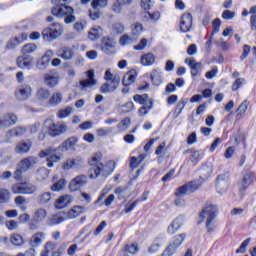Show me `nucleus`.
Instances as JSON below:
<instances>
[{
    "label": "nucleus",
    "instance_id": "obj_1",
    "mask_svg": "<svg viewBox=\"0 0 256 256\" xmlns=\"http://www.w3.org/2000/svg\"><path fill=\"white\" fill-rule=\"evenodd\" d=\"M101 159H103V154H101V152L95 153L92 156L90 160L91 168L88 172L90 179H97L99 175H102V177H109V175L113 173L111 166H109V164L101 163Z\"/></svg>",
    "mask_w": 256,
    "mask_h": 256
},
{
    "label": "nucleus",
    "instance_id": "obj_2",
    "mask_svg": "<svg viewBox=\"0 0 256 256\" xmlns=\"http://www.w3.org/2000/svg\"><path fill=\"white\" fill-rule=\"evenodd\" d=\"M39 163V158L35 156H29L21 160L16 167L14 172L15 181H21L23 179V173L29 171V169H33L35 165Z\"/></svg>",
    "mask_w": 256,
    "mask_h": 256
},
{
    "label": "nucleus",
    "instance_id": "obj_3",
    "mask_svg": "<svg viewBox=\"0 0 256 256\" xmlns=\"http://www.w3.org/2000/svg\"><path fill=\"white\" fill-rule=\"evenodd\" d=\"M77 137H70L66 141H64L62 144H60L57 148L49 147L39 152L38 157L40 159H45L47 155L51 153H64V151H69V149H73L75 145L78 143Z\"/></svg>",
    "mask_w": 256,
    "mask_h": 256
},
{
    "label": "nucleus",
    "instance_id": "obj_4",
    "mask_svg": "<svg viewBox=\"0 0 256 256\" xmlns=\"http://www.w3.org/2000/svg\"><path fill=\"white\" fill-rule=\"evenodd\" d=\"M52 15L54 17H58V19H63L66 25L70 23H75V15H73V8L67 5H56L51 10Z\"/></svg>",
    "mask_w": 256,
    "mask_h": 256
},
{
    "label": "nucleus",
    "instance_id": "obj_5",
    "mask_svg": "<svg viewBox=\"0 0 256 256\" xmlns=\"http://www.w3.org/2000/svg\"><path fill=\"white\" fill-rule=\"evenodd\" d=\"M215 217H217V206H206L200 213V219H202V221L206 219V228L209 233L215 229Z\"/></svg>",
    "mask_w": 256,
    "mask_h": 256
},
{
    "label": "nucleus",
    "instance_id": "obj_6",
    "mask_svg": "<svg viewBox=\"0 0 256 256\" xmlns=\"http://www.w3.org/2000/svg\"><path fill=\"white\" fill-rule=\"evenodd\" d=\"M104 79L105 81H109L110 83H104L100 87V93H113V91H115V89L119 87V83L121 82V78H119V76L117 75H113V73H111V70H106Z\"/></svg>",
    "mask_w": 256,
    "mask_h": 256
},
{
    "label": "nucleus",
    "instance_id": "obj_7",
    "mask_svg": "<svg viewBox=\"0 0 256 256\" xmlns=\"http://www.w3.org/2000/svg\"><path fill=\"white\" fill-rule=\"evenodd\" d=\"M63 31V24L55 22L42 31V37L44 41H54V39H59L63 35Z\"/></svg>",
    "mask_w": 256,
    "mask_h": 256
},
{
    "label": "nucleus",
    "instance_id": "obj_8",
    "mask_svg": "<svg viewBox=\"0 0 256 256\" xmlns=\"http://www.w3.org/2000/svg\"><path fill=\"white\" fill-rule=\"evenodd\" d=\"M44 129H47L51 137H57L59 135H63V133H67V129L69 128L65 123L55 124L53 120H46L44 122Z\"/></svg>",
    "mask_w": 256,
    "mask_h": 256
},
{
    "label": "nucleus",
    "instance_id": "obj_9",
    "mask_svg": "<svg viewBox=\"0 0 256 256\" xmlns=\"http://www.w3.org/2000/svg\"><path fill=\"white\" fill-rule=\"evenodd\" d=\"M12 193L15 195H33V193H37V186L29 182L14 184Z\"/></svg>",
    "mask_w": 256,
    "mask_h": 256
},
{
    "label": "nucleus",
    "instance_id": "obj_10",
    "mask_svg": "<svg viewBox=\"0 0 256 256\" xmlns=\"http://www.w3.org/2000/svg\"><path fill=\"white\" fill-rule=\"evenodd\" d=\"M253 179H255V173L250 170H244L241 174L239 192L244 195L247 189L253 185Z\"/></svg>",
    "mask_w": 256,
    "mask_h": 256
},
{
    "label": "nucleus",
    "instance_id": "obj_11",
    "mask_svg": "<svg viewBox=\"0 0 256 256\" xmlns=\"http://www.w3.org/2000/svg\"><path fill=\"white\" fill-rule=\"evenodd\" d=\"M55 56V52L53 50H47L45 54L37 61L36 67L43 71L49 67V63H51V59Z\"/></svg>",
    "mask_w": 256,
    "mask_h": 256
},
{
    "label": "nucleus",
    "instance_id": "obj_12",
    "mask_svg": "<svg viewBox=\"0 0 256 256\" xmlns=\"http://www.w3.org/2000/svg\"><path fill=\"white\" fill-rule=\"evenodd\" d=\"M87 78L80 81V87L82 91H87L89 87H95L97 80L95 79V71L89 70L86 72Z\"/></svg>",
    "mask_w": 256,
    "mask_h": 256
},
{
    "label": "nucleus",
    "instance_id": "obj_13",
    "mask_svg": "<svg viewBox=\"0 0 256 256\" xmlns=\"http://www.w3.org/2000/svg\"><path fill=\"white\" fill-rule=\"evenodd\" d=\"M193 27V16L191 13H184L180 18V31L182 33H189Z\"/></svg>",
    "mask_w": 256,
    "mask_h": 256
},
{
    "label": "nucleus",
    "instance_id": "obj_14",
    "mask_svg": "<svg viewBox=\"0 0 256 256\" xmlns=\"http://www.w3.org/2000/svg\"><path fill=\"white\" fill-rule=\"evenodd\" d=\"M229 175L221 174L216 179V190L218 193H225L229 189Z\"/></svg>",
    "mask_w": 256,
    "mask_h": 256
},
{
    "label": "nucleus",
    "instance_id": "obj_15",
    "mask_svg": "<svg viewBox=\"0 0 256 256\" xmlns=\"http://www.w3.org/2000/svg\"><path fill=\"white\" fill-rule=\"evenodd\" d=\"M185 64L190 67L191 77H197V75H201V70L203 69V64L201 62H197L195 58H186Z\"/></svg>",
    "mask_w": 256,
    "mask_h": 256
},
{
    "label": "nucleus",
    "instance_id": "obj_16",
    "mask_svg": "<svg viewBox=\"0 0 256 256\" xmlns=\"http://www.w3.org/2000/svg\"><path fill=\"white\" fill-rule=\"evenodd\" d=\"M32 93H33V90L31 88V85L22 84V87L16 90L15 97L19 101H25L26 99H29V97H31Z\"/></svg>",
    "mask_w": 256,
    "mask_h": 256
},
{
    "label": "nucleus",
    "instance_id": "obj_17",
    "mask_svg": "<svg viewBox=\"0 0 256 256\" xmlns=\"http://www.w3.org/2000/svg\"><path fill=\"white\" fill-rule=\"evenodd\" d=\"M17 123V116L15 114H3L0 117V129H8V127H13Z\"/></svg>",
    "mask_w": 256,
    "mask_h": 256
},
{
    "label": "nucleus",
    "instance_id": "obj_18",
    "mask_svg": "<svg viewBox=\"0 0 256 256\" xmlns=\"http://www.w3.org/2000/svg\"><path fill=\"white\" fill-rule=\"evenodd\" d=\"M101 51L106 55H115L117 53L115 50V41L110 38L102 39Z\"/></svg>",
    "mask_w": 256,
    "mask_h": 256
},
{
    "label": "nucleus",
    "instance_id": "obj_19",
    "mask_svg": "<svg viewBox=\"0 0 256 256\" xmlns=\"http://www.w3.org/2000/svg\"><path fill=\"white\" fill-rule=\"evenodd\" d=\"M67 220V214L65 212H59L57 214H53L50 216L46 224L49 225V227H55V225H61L64 221Z\"/></svg>",
    "mask_w": 256,
    "mask_h": 256
},
{
    "label": "nucleus",
    "instance_id": "obj_20",
    "mask_svg": "<svg viewBox=\"0 0 256 256\" xmlns=\"http://www.w3.org/2000/svg\"><path fill=\"white\" fill-rule=\"evenodd\" d=\"M83 165V158L82 157H75V158H68L64 163H63V169L64 171H70V169H75L77 167H81Z\"/></svg>",
    "mask_w": 256,
    "mask_h": 256
},
{
    "label": "nucleus",
    "instance_id": "obj_21",
    "mask_svg": "<svg viewBox=\"0 0 256 256\" xmlns=\"http://www.w3.org/2000/svg\"><path fill=\"white\" fill-rule=\"evenodd\" d=\"M56 55L64 61H71L75 57V52L71 47L63 46L57 50Z\"/></svg>",
    "mask_w": 256,
    "mask_h": 256
},
{
    "label": "nucleus",
    "instance_id": "obj_22",
    "mask_svg": "<svg viewBox=\"0 0 256 256\" xmlns=\"http://www.w3.org/2000/svg\"><path fill=\"white\" fill-rule=\"evenodd\" d=\"M45 237H47V234H45V232L34 233L29 240L30 247H32V249H35V247L41 246L43 244V241H45Z\"/></svg>",
    "mask_w": 256,
    "mask_h": 256
},
{
    "label": "nucleus",
    "instance_id": "obj_23",
    "mask_svg": "<svg viewBox=\"0 0 256 256\" xmlns=\"http://www.w3.org/2000/svg\"><path fill=\"white\" fill-rule=\"evenodd\" d=\"M26 132L27 129L25 127L18 126L13 128L6 133V139L4 142L11 143V139H13V137H21L22 135H25Z\"/></svg>",
    "mask_w": 256,
    "mask_h": 256
},
{
    "label": "nucleus",
    "instance_id": "obj_24",
    "mask_svg": "<svg viewBox=\"0 0 256 256\" xmlns=\"http://www.w3.org/2000/svg\"><path fill=\"white\" fill-rule=\"evenodd\" d=\"M85 183H87V176L79 175L70 182L69 189L70 191H78Z\"/></svg>",
    "mask_w": 256,
    "mask_h": 256
},
{
    "label": "nucleus",
    "instance_id": "obj_25",
    "mask_svg": "<svg viewBox=\"0 0 256 256\" xmlns=\"http://www.w3.org/2000/svg\"><path fill=\"white\" fill-rule=\"evenodd\" d=\"M44 83L47 87H57L59 85V74L46 73L44 74Z\"/></svg>",
    "mask_w": 256,
    "mask_h": 256
},
{
    "label": "nucleus",
    "instance_id": "obj_26",
    "mask_svg": "<svg viewBox=\"0 0 256 256\" xmlns=\"http://www.w3.org/2000/svg\"><path fill=\"white\" fill-rule=\"evenodd\" d=\"M71 195L65 194L60 196L58 199H56L55 203H54V207L56 209H65V207H67V205L71 204Z\"/></svg>",
    "mask_w": 256,
    "mask_h": 256
},
{
    "label": "nucleus",
    "instance_id": "obj_27",
    "mask_svg": "<svg viewBox=\"0 0 256 256\" xmlns=\"http://www.w3.org/2000/svg\"><path fill=\"white\" fill-rule=\"evenodd\" d=\"M31 147H33L31 141L20 142L15 146L14 151L18 155H25V153H29V151H31Z\"/></svg>",
    "mask_w": 256,
    "mask_h": 256
},
{
    "label": "nucleus",
    "instance_id": "obj_28",
    "mask_svg": "<svg viewBox=\"0 0 256 256\" xmlns=\"http://www.w3.org/2000/svg\"><path fill=\"white\" fill-rule=\"evenodd\" d=\"M57 152H52L50 154H47L45 157H47V167L50 169L55 167V163H59L61 159H63V154H55Z\"/></svg>",
    "mask_w": 256,
    "mask_h": 256
},
{
    "label": "nucleus",
    "instance_id": "obj_29",
    "mask_svg": "<svg viewBox=\"0 0 256 256\" xmlns=\"http://www.w3.org/2000/svg\"><path fill=\"white\" fill-rule=\"evenodd\" d=\"M155 61V54L151 52L143 54L140 58V63L143 67H151V65H155Z\"/></svg>",
    "mask_w": 256,
    "mask_h": 256
},
{
    "label": "nucleus",
    "instance_id": "obj_30",
    "mask_svg": "<svg viewBox=\"0 0 256 256\" xmlns=\"http://www.w3.org/2000/svg\"><path fill=\"white\" fill-rule=\"evenodd\" d=\"M137 79V71L130 70L122 80V84L124 87H129V85H133L135 83V80Z\"/></svg>",
    "mask_w": 256,
    "mask_h": 256
},
{
    "label": "nucleus",
    "instance_id": "obj_31",
    "mask_svg": "<svg viewBox=\"0 0 256 256\" xmlns=\"http://www.w3.org/2000/svg\"><path fill=\"white\" fill-rule=\"evenodd\" d=\"M85 213V207L83 206H74L66 214V219H77L79 215Z\"/></svg>",
    "mask_w": 256,
    "mask_h": 256
},
{
    "label": "nucleus",
    "instance_id": "obj_32",
    "mask_svg": "<svg viewBox=\"0 0 256 256\" xmlns=\"http://www.w3.org/2000/svg\"><path fill=\"white\" fill-rule=\"evenodd\" d=\"M17 65L20 69H31V67H33V62L29 57L20 56L17 58Z\"/></svg>",
    "mask_w": 256,
    "mask_h": 256
},
{
    "label": "nucleus",
    "instance_id": "obj_33",
    "mask_svg": "<svg viewBox=\"0 0 256 256\" xmlns=\"http://www.w3.org/2000/svg\"><path fill=\"white\" fill-rule=\"evenodd\" d=\"M53 199V194L51 192H42L36 197L38 205H47L49 201Z\"/></svg>",
    "mask_w": 256,
    "mask_h": 256
},
{
    "label": "nucleus",
    "instance_id": "obj_34",
    "mask_svg": "<svg viewBox=\"0 0 256 256\" xmlns=\"http://www.w3.org/2000/svg\"><path fill=\"white\" fill-rule=\"evenodd\" d=\"M33 219L36 223H41L47 219V210L45 208H38L34 211Z\"/></svg>",
    "mask_w": 256,
    "mask_h": 256
},
{
    "label": "nucleus",
    "instance_id": "obj_35",
    "mask_svg": "<svg viewBox=\"0 0 256 256\" xmlns=\"http://www.w3.org/2000/svg\"><path fill=\"white\" fill-rule=\"evenodd\" d=\"M102 35L103 29H101L99 26H96L88 32V39H90V41H97V39H99Z\"/></svg>",
    "mask_w": 256,
    "mask_h": 256
},
{
    "label": "nucleus",
    "instance_id": "obj_36",
    "mask_svg": "<svg viewBox=\"0 0 256 256\" xmlns=\"http://www.w3.org/2000/svg\"><path fill=\"white\" fill-rule=\"evenodd\" d=\"M150 78L151 81L153 83V85H155L156 87H159V85H161V83H163V78L161 76V72H159L158 70H152L151 74H150Z\"/></svg>",
    "mask_w": 256,
    "mask_h": 256
},
{
    "label": "nucleus",
    "instance_id": "obj_37",
    "mask_svg": "<svg viewBox=\"0 0 256 256\" xmlns=\"http://www.w3.org/2000/svg\"><path fill=\"white\" fill-rule=\"evenodd\" d=\"M249 107V101L248 100H244L240 106L237 108L236 110V119H242L243 115H245V113L247 112V109Z\"/></svg>",
    "mask_w": 256,
    "mask_h": 256
},
{
    "label": "nucleus",
    "instance_id": "obj_38",
    "mask_svg": "<svg viewBox=\"0 0 256 256\" xmlns=\"http://www.w3.org/2000/svg\"><path fill=\"white\" fill-rule=\"evenodd\" d=\"M159 19H161V13L159 11H156L154 13L147 11L144 13L145 21H151L152 23H157Z\"/></svg>",
    "mask_w": 256,
    "mask_h": 256
},
{
    "label": "nucleus",
    "instance_id": "obj_39",
    "mask_svg": "<svg viewBox=\"0 0 256 256\" xmlns=\"http://www.w3.org/2000/svg\"><path fill=\"white\" fill-rule=\"evenodd\" d=\"M137 41V37H134L130 34H124L120 39H119V43L120 45H122L123 47H125V45H131L133 43H136Z\"/></svg>",
    "mask_w": 256,
    "mask_h": 256
},
{
    "label": "nucleus",
    "instance_id": "obj_40",
    "mask_svg": "<svg viewBox=\"0 0 256 256\" xmlns=\"http://www.w3.org/2000/svg\"><path fill=\"white\" fill-rule=\"evenodd\" d=\"M163 245V238L162 237H156L152 243V245L148 248L149 253H157L159 251V248Z\"/></svg>",
    "mask_w": 256,
    "mask_h": 256
},
{
    "label": "nucleus",
    "instance_id": "obj_41",
    "mask_svg": "<svg viewBox=\"0 0 256 256\" xmlns=\"http://www.w3.org/2000/svg\"><path fill=\"white\" fill-rule=\"evenodd\" d=\"M50 95H51V93L49 92V90L47 88H39L36 92V97L39 101H45V100L49 99Z\"/></svg>",
    "mask_w": 256,
    "mask_h": 256
},
{
    "label": "nucleus",
    "instance_id": "obj_42",
    "mask_svg": "<svg viewBox=\"0 0 256 256\" xmlns=\"http://www.w3.org/2000/svg\"><path fill=\"white\" fill-rule=\"evenodd\" d=\"M131 29V36L136 37V40H138L141 33H143V25L141 23H135L132 25Z\"/></svg>",
    "mask_w": 256,
    "mask_h": 256
},
{
    "label": "nucleus",
    "instance_id": "obj_43",
    "mask_svg": "<svg viewBox=\"0 0 256 256\" xmlns=\"http://www.w3.org/2000/svg\"><path fill=\"white\" fill-rule=\"evenodd\" d=\"M74 109L71 106H67L58 111L57 116L59 119H66V117H70L71 113H73Z\"/></svg>",
    "mask_w": 256,
    "mask_h": 256
},
{
    "label": "nucleus",
    "instance_id": "obj_44",
    "mask_svg": "<svg viewBox=\"0 0 256 256\" xmlns=\"http://www.w3.org/2000/svg\"><path fill=\"white\" fill-rule=\"evenodd\" d=\"M185 185L188 193H195V191H197V189L201 187V182H197L196 180H193L186 183Z\"/></svg>",
    "mask_w": 256,
    "mask_h": 256
},
{
    "label": "nucleus",
    "instance_id": "obj_45",
    "mask_svg": "<svg viewBox=\"0 0 256 256\" xmlns=\"http://www.w3.org/2000/svg\"><path fill=\"white\" fill-rule=\"evenodd\" d=\"M139 251L137 244L126 245L124 248V256L135 255Z\"/></svg>",
    "mask_w": 256,
    "mask_h": 256
},
{
    "label": "nucleus",
    "instance_id": "obj_46",
    "mask_svg": "<svg viewBox=\"0 0 256 256\" xmlns=\"http://www.w3.org/2000/svg\"><path fill=\"white\" fill-rule=\"evenodd\" d=\"M37 51V45L30 43L26 44L22 47L23 55H31V53H35Z\"/></svg>",
    "mask_w": 256,
    "mask_h": 256
},
{
    "label": "nucleus",
    "instance_id": "obj_47",
    "mask_svg": "<svg viewBox=\"0 0 256 256\" xmlns=\"http://www.w3.org/2000/svg\"><path fill=\"white\" fill-rule=\"evenodd\" d=\"M15 204L19 206V209L22 211H27V206L25 205V203H27V199L25 198V196H17L15 198Z\"/></svg>",
    "mask_w": 256,
    "mask_h": 256
},
{
    "label": "nucleus",
    "instance_id": "obj_48",
    "mask_svg": "<svg viewBox=\"0 0 256 256\" xmlns=\"http://www.w3.org/2000/svg\"><path fill=\"white\" fill-rule=\"evenodd\" d=\"M10 243L16 247H21L23 245V236L19 234H13L10 236Z\"/></svg>",
    "mask_w": 256,
    "mask_h": 256
},
{
    "label": "nucleus",
    "instance_id": "obj_49",
    "mask_svg": "<svg viewBox=\"0 0 256 256\" xmlns=\"http://www.w3.org/2000/svg\"><path fill=\"white\" fill-rule=\"evenodd\" d=\"M63 101V94L56 92L54 93L51 98L49 99L50 105H59Z\"/></svg>",
    "mask_w": 256,
    "mask_h": 256
},
{
    "label": "nucleus",
    "instance_id": "obj_50",
    "mask_svg": "<svg viewBox=\"0 0 256 256\" xmlns=\"http://www.w3.org/2000/svg\"><path fill=\"white\" fill-rule=\"evenodd\" d=\"M201 173H202V175H203L206 179H208V177H209L210 175H212V173H213V164H206V165H203V166H202V169H201Z\"/></svg>",
    "mask_w": 256,
    "mask_h": 256
},
{
    "label": "nucleus",
    "instance_id": "obj_51",
    "mask_svg": "<svg viewBox=\"0 0 256 256\" xmlns=\"http://www.w3.org/2000/svg\"><path fill=\"white\" fill-rule=\"evenodd\" d=\"M219 29H221V19L216 18L212 22V34L210 35V39H213V35H215V33H219Z\"/></svg>",
    "mask_w": 256,
    "mask_h": 256
},
{
    "label": "nucleus",
    "instance_id": "obj_52",
    "mask_svg": "<svg viewBox=\"0 0 256 256\" xmlns=\"http://www.w3.org/2000/svg\"><path fill=\"white\" fill-rule=\"evenodd\" d=\"M177 252V246L175 244L170 243L168 247L164 250L162 256H173Z\"/></svg>",
    "mask_w": 256,
    "mask_h": 256
},
{
    "label": "nucleus",
    "instance_id": "obj_53",
    "mask_svg": "<svg viewBox=\"0 0 256 256\" xmlns=\"http://www.w3.org/2000/svg\"><path fill=\"white\" fill-rule=\"evenodd\" d=\"M47 177H49V170H47L46 168H40L37 171L38 181H45V179H47Z\"/></svg>",
    "mask_w": 256,
    "mask_h": 256
},
{
    "label": "nucleus",
    "instance_id": "obj_54",
    "mask_svg": "<svg viewBox=\"0 0 256 256\" xmlns=\"http://www.w3.org/2000/svg\"><path fill=\"white\" fill-rule=\"evenodd\" d=\"M129 125H131V118H124L118 123L117 127L120 131H126V129L129 128Z\"/></svg>",
    "mask_w": 256,
    "mask_h": 256
},
{
    "label": "nucleus",
    "instance_id": "obj_55",
    "mask_svg": "<svg viewBox=\"0 0 256 256\" xmlns=\"http://www.w3.org/2000/svg\"><path fill=\"white\" fill-rule=\"evenodd\" d=\"M66 184H67V181H65V179H60L59 181H57L56 183H54L51 186V190L52 191H61V189H63Z\"/></svg>",
    "mask_w": 256,
    "mask_h": 256
},
{
    "label": "nucleus",
    "instance_id": "obj_56",
    "mask_svg": "<svg viewBox=\"0 0 256 256\" xmlns=\"http://www.w3.org/2000/svg\"><path fill=\"white\" fill-rule=\"evenodd\" d=\"M108 0H93L92 7L93 9H103L107 6Z\"/></svg>",
    "mask_w": 256,
    "mask_h": 256
},
{
    "label": "nucleus",
    "instance_id": "obj_57",
    "mask_svg": "<svg viewBox=\"0 0 256 256\" xmlns=\"http://www.w3.org/2000/svg\"><path fill=\"white\" fill-rule=\"evenodd\" d=\"M147 94L139 95L136 94L134 95L133 99L136 103H139L140 105H147Z\"/></svg>",
    "mask_w": 256,
    "mask_h": 256
},
{
    "label": "nucleus",
    "instance_id": "obj_58",
    "mask_svg": "<svg viewBox=\"0 0 256 256\" xmlns=\"http://www.w3.org/2000/svg\"><path fill=\"white\" fill-rule=\"evenodd\" d=\"M249 243H251V238L244 240L240 247L236 250V253H245V251H247V247H249Z\"/></svg>",
    "mask_w": 256,
    "mask_h": 256
},
{
    "label": "nucleus",
    "instance_id": "obj_59",
    "mask_svg": "<svg viewBox=\"0 0 256 256\" xmlns=\"http://www.w3.org/2000/svg\"><path fill=\"white\" fill-rule=\"evenodd\" d=\"M243 83H245L244 78H237L232 84V91H239L240 87H243Z\"/></svg>",
    "mask_w": 256,
    "mask_h": 256
},
{
    "label": "nucleus",
    "instance_id": "obj_60",
    "mask_svg": "<svg viewBox=\"0 0 256 256\" xmlns=\"http://www.w3.org/2000/svg\"><path fill=\"white\" fill-rule=\"evenodd\" d=\"M183 241H185V234H180L171 244L178 249L183 244Z\"/></svg>",
    "mask_w": 256,
    "mask_h": 256
},
{
    "label": "nucleus",
    "instance_id": "obj_61",
    "mask_svg": "<svg viewBox=\"0 0 256 256\" xmlns=\"http://www.w3.org/2000/svg\"><path fill=\"white\" fill-rule=\"evenodd\" d=\"M98 137H105V135H109L113 133V128H99L96 130Z\"/></svg>",
    "mask_w": 256,
    "mask_h": 256
},
{
    "label": "nucleus",
    "instance_id": "obj_62",
    "mask_svg": "<svg viewBox=\"0 0 256 256\" xmlns=\"http://www.w3.org/2000/svg\"><path fill=\"white\" fill-rule=\"evenodd\" d=\"M9 201V191L7 189H0V203H7Z\"/></svg>",
    "mask_w": 256,
    "mask_h": 256
},
{
    "label": "nucleus",
    "instance_id": "obj_63",
    "mask_svg": "<svg viewBox=\"0 0 256 256\" xmlns=\"http://www.w3.org/2000/svg\"><path fill=\"white\" fill-rule=\"evenodd\" d=\"M53 249H55V244L53 242H47L41 256H48L49 252L53 251Z\"/></svg>",
    "mask_w": 256,
    "mask_h": 256
},
{
    "label": "nucleus",
    "instance_id": "obj_64",
    "mask_svg": "<svg viewBox=\"0 0 256 256\" xmlns=\"http://www.w3.org/2000/svg\"><path fill=\"white\" fill-rule=\"evenodd\" d=\"M234 17H235V12L231 10H225L222 13V19H224L225 21H231V19H233Z\"/></svg>",
    "mask_w": 256,
    "mask_h": 256
}]
</instances>
